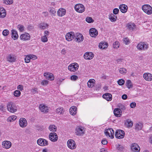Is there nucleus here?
<instances>
[{"instance_id":"61","label":"nucleus","mask_w":152,"mask_h":152,"mask_svg":"<svg viewBox=\"0 0 152 152\" xmlns=\"http://www.w3.org/2000/svg\"><path fill=\"white\" fill-rule=\"evenodd\" d=\"M50 12L53 15H54L56 13V11L54 9H51L50 10Z\"/></svg>"},{"instance_id":"63","label":"nucleus","mask_w":152,"mask_h":152,"mask_svg":"<svg viewBox=\"0 0 152 152\" xmlns=\"http://www.w3.org/2000/svg\"><path fill=\"white\" fill-rule=\"evenodd\" d=\"M37 88H35L32 89L31 91L34 94H35L37 91Z\"/></svg>"},{"instance_id":"30","label":"nucleus","mask_w":152,"mask_h":152,"mask_svg":"<svg viewBox=\"0 0 152 152\" xmlns=\"http://www.w3.org/2000/svg\"><path fill=\"white\" fill-rule=\"evenodd\" d=\"M127 28L131 31H133L135 28V26L134 23H127L126 25Z\"/></svg>"},{"instance_id":"52","label":"nucleus","mask_w":152,"mask_h":152,"mask_svg":"<svg viewBox=\"0 0 152 152\" xmlns=\"http://www.w3.org/2000/svg\"><path fill=\"white\" fill-rule=\"evenodd\" d=\"M123 41L124 43L126 45H128L129 44V39L127 38H125L123 39Z\"/></svg>"},{"instance_id":"54","label":"nucleus","mask_w":152,"mask_h":152,"mask_svg":"<svg viewBox=\"0 0 152 152\" xmlns=\"http://www.w3.org/2000/svg\"><path fill=\"white\" fill-rule=\"evenodd\" d=\"M41 40L43 42H46L48 41V38L46 36H44L42 37Z\"/></svg>"},{"instance_id":"9","label":"nucleus","mask_w":152,"mask_h":152,"mask_svg":"<svg viewBox=\"0 0 152 152\" xmlns=\"http://www.w3.org/2000/svg\"><path fill=\"white\" fill-rule=\"evenodd\" d=\"M78 66L77 64L74 63L70 64L68 67V69L70 71L74 72L78 69Z\"/></svg>"},{"instance_id":"36","label":"nucleus","mask_w":152,"mask_h":152,"mask_svg":"<svg viewBox=\"0 0 152 152\" xmlns=\"http://www.w3.org/2000/svg\"><path fill=\"white\" fill-rule=\"evenodd\" d=\"M49 129L50 131L56 132V131L57 127L54 125H51L49 127Z\"/></svg>"},{"instance_id":"20","label":"nucleus","mask_w":152,"mask_h":152,"mask_svg":"<svg viewBox=\"0 0 152 152\" xmlns=\"http://www.w3.org/2000/svg\"><path fill=\"white\" fill-rule=\"evenodd\" d=\"M113 113L114 115L117 117H121L122 114V111L119 108H115L114 111Z\"/></svg>"},{"instance_id":"11","label":"nucleus","mask_w":152,"mask_h":152,"mask_svg":"<svg viewBox=\"0 0 152 152\" xmlns=\"http://www.w3.org/2000/svg\"><path fill=\"white\" fill-rule=\"evenodd\" d=\"M66 39L68 41H70L75 37V35L74 32H70L67 33L65 36Z\"/></svg>"},{"instance_id":"60","label":"nucleus","mask_w":152,"mask_h":152,"mask_svg":"<svg viewBox=\"0 0 152 152\" xmlns=\"http://www.w3.org/2000/svg\"><path fill=\"white\" fill-rule=\"evenodd\" d=\"M31 58V59L35 60L37 58V57L35 55H29Z\"/></svg>"},{"instance_id":"37","label":"nucleus","mask_w":152,"mask_h":152,"mask_svg":"<svg viewBox=\"0 0 152 152\" xmlns=\"http://www.w3.org/2000/svg\"><path fill=\"white\" fill-rule=\"evenodd\" d=\"M117 18L116 16H115L114 14H111L110 15L109 19L112 22L115 21Z\"/></svg>"},{"instance_id":"21","label":"nucleus","mask_w":152,"mask_h":152,"mask_svg":"<svg viewBox=\"0 0 152 152\" xmlns=\"http://www.w3.org/2000/svg\"><path fill=\"white\" fill-rule=\"evenodd\" d=\"M144 78L146 80L151 81L152 80V75L149 73H145L143 75Z\"/></svg>"},{"instance_id":"27","label":"nucleus","mask_w":152,"mask_h":152,"mask_svg":"<svg viewBox=\"0 0 152 152\" xmlns=\"http://www.w3.org/2000/svg\"><path fill=\"white\" fill-rule=\"evenodd\" d=\"M119 8L122 12L124 13L126 12L128 7L127 5L125 4H122L119 6Z\"/></svg>"},{"instance_id":"3","label":"nucleus","mask_w":152,"mask_h":152,"mask_svg":"<svg viewBox=\"0 0 152 152\" xmlns=\"http://www.w3.org/2000/svg\"><path fill=\"white\" fill-rule=\"evenodd\" d=\"M75 9L76 11L79 13H82L85 10L84 6L81 4H78L75 5Z\"/></svg>"},{"instance_id":"7","label":"nucleus","mask_w":152,"mask_h":152,"mask_svg":"<svg viewBox=\"0 0 152 152\" xmlns=\"http://www.w3.org/2000/svg\"><path fill=\"white\" fill-rule=\"evenodd\" d=\"M104 133L107 136H108L112 139L114 138V131L112 128L107 129L105 130Z\"/></svg>"},{"instance_id":"5","label":"nucleus","mask_w":152,"mask_h":152,"mask_svg":"<svg viewBox=\"0 0 152 152\" xmlns=\"http://www.w3.org/2000/svg\"><path fill=\"white\" fill-rule=\"evenodd\" d=\"M67 145L69 148L72 150L75 149L76 147L75 141L72 139H70L68 141Z\"/></svg>"},{"instance_id":"18","label":"nucleus","mask_w":152,"mask_h":152,"mask_svg":"<svg viewBox=\"0 0 152 152\" xmlns=\"http://www.w3.org/2000/svg\"><path fill=\"white\" fill-rule=\"evenodd\" d=\"M44 75L46 78L50 80H52L54 79V77L53 74L51 73L45 72L44 73Z\"/></svg>"},{"instance_id":"34","label":"nucleus","mask_w":152,"mask_h":152,"mask_svg":"<svg viewBox=\"0 0 152 152\" xmlns=\"http://www.w3.org/2000/svg\"><path fill=\"white\" fill-rule=\"evenodd\" d=\"M99 46L100 48L104 49L107 48L108 45L106 43L101 42L99 43Z\"/></svg>"},{"instance_id":"4","label":"nucleus","mask_w":152,"mask_h":152,"mask_svg":"<svg viewBox=\"0 0 152 152\" xmlns=\"http://www.w3.org/2000/svg\"><path fill=\"white\" fill-rule=\"evenodd\" d=\"M137 48L139 50H146L148 48V45L146 43L141 42L138 44Z\"/></svg>"},{"instance_id":"45","label":"nucleus","mask_w":152,"mask_h":152,"mask_svg":"<svg viewBox=\"0 0 152 152\" xmlns=\"http://www.w3.org/2000/svg\"><path fill=\"white\" fill-rule=\"evenodd\" d=\"M13 2V0H3V2L6 4H12Z\"/></svg>"},{"instance_id":"10","label":"nucleus","mask_w":152,"mask_h":152,"mask_svg":"<svg viewBox=\"0 0 152 152\" xmlns=\"http://www.w3.org/2000/svg\"><path fill=\"white\" fill-rule=\"evenodd\" d=\"M49 137L50 140L52 142H56L58 139L57 134L54 132L50 133L49 135Z\"/></svg>"},{"instance_id":"25","label":"nucleus","mask_w":152,"mask_h":152,"mask_svg":"<svg viewBox=\"0 0 152 152\" xmlns=\"http://www.w3.org/2000/svg\"><path fill=\"white\" fill-rule=\"evenodd\" d=\"M66 13L65 9L64 8H60L57 11V15L60 16H62L65 15Z\"/></svg>"},{"instance_id":"42","label":"nucleus","mask_w":152,"mask_h":152,"mask_svg":"<svg viewBox=\"0 0 152 152\" xmlns=\"http://www.w3.org/2000/svg\"><path fill=\"white\" fill-rule=\"evenodd\" d=\"M113 47L115 49H117L119 47V43L118 42L116 41L114 42L113 44Z\"/></svg>"},{"instance_id":"33","label":"nucleus","mask_w":152,"mask_h":152,"mask_svg":"<svg viewBox=\"0 0 152 152\" xmlns=\"http://www.w3.org/2000/svg\"><path fill=\"white\" fill-rule=\"evenodd\" d=\"M125 85L127 88L129 89L133 87V84L131 81L130 80H127L126 83Z\"/></svg>"},{"instance_id":"48","label":"nucleus","mask_w":152,"mask_h":152,"mask_svg":"<svg viewBox=\"0 0 152 152\" xmlns=\"http://www.w3.org/2000/svg\"><path fill=\"white\" fill-rule=\"evenodd\" d=\"M125 81L124 80L122 79H120L118 81V84L120 86H122L123 85Z\"/></svg>"},{"instance_id":"31","label":"nucleus","mask_w":152,"mask_h":152,"mask_svg":"<svg viewBox=\"0 0 152 152\" xmlns=\"http://www.w3.org/2000/svg\"><path fill=\"white\" fill-rule=\"evenodd\" d=\"M125 124L127 127H132L133 125V123L130 119H127L125 122Z\"/></svg>"},{"instance_id":"16","label":"nucleus","mask_w":152,"mask_h":152,"mask_svg":"<svg viewBox=\"0 0 152 152\" xmlns=\"http://www.w3.org/2000/svg\"><path fill=\"white\" fill-rule=\"evenodd\" d=\"M75 40L76 42H79L82 41L83 40V37L80 33L77 34L75 35Z\"/></svg>"},{"instance_id":"62","label":"nucleus","mask_w":152,"mask_h":152,"mask_svg":"<svg viewBox=\"0 0 152 152\" xmlns=\"http://www.w3.org/2000/svg\"><path fill=\"white\" fill-rule=\"evenodd\" d=\"M127 98V96L126 94H124L122 96V98L124 100L126 99Z\"/></svg>"},{"instance_id":"40","label":"nucleus","mask_w":152,"mask_h":152,"mask_svg":"<svg viewBox=\"0 0 152 152\" xmlns=\"http://www.w3.org/2000/svg\"><path fill=\"white\" fill-rule=\"evenodd\" d=\"M17 28L20 32H23L24 31V27L22 25L19 24L17 26Z\"/></svg>"},{"instance_id":"58","label":"nucleus","mask_w":152,"mask_h":152,"mask_svg":"<svg viewBox=\"0 0 152 152\" xmlns=\"http://www.w3.org/2000/svg\"><path fill=\"white\" fill-rule=\"evenodd\" d=\"M17 88L22 91L23 89V86L22 85H19L18 86Z\"/></svg>"},{"instance_id":"8","label":"nucleus","mask_w":152,"mask_h":152,"mask_svg":"<svg viewBox=\"0 0 152 152\" xmlns=\"http://www.w3.org/2000/svg\"><path fill=\"white\" fill-rule=\"evenodd\" d=\"M37 142L38 145L42 146H47L48 144V141L43 138L38 139L37 141Z\"/></svg>"},{"instance_id":"32","label":"nucleus","mask_w":152,"mask_h":152,"mask_svg":"<svg viewBox=\"0 0 152 152\" xmlns=\"http://www.w3.org/2000/svg\"><path fill=\"white\" fill-rule=\"evenodd\" d=\"M94 79L90 80L87 83L88 86L89 88H92L94 86Z\"/></svg>"},{"instance_id":"57","label":"nucleus","mask_w":152,"mask_h":152,"mask_svg":"<svg viewBox=\"0 0 152 152\" xmlns=\"http://www.w3.org/2000/svg\"><path fill=\"white\" fill-rule=\"evenodd\" d=\"M101 143L102 144L105 145L108 142L106 139H103L102 140Z\"/></svg>"},{"instance_id":"55","label":"nucleus","mask_w":152,"mask_h":152,"mask_svg":"<svg viewBox=\"0 0 152 152\" xmlns=\"http://www.w3.org/2000/svg\"><path fill=\"white\" fill-rule=\"evenodd\" d=\"M118 149L121 151H122L124 149L123 147L121 145H118L117 147Z\"/></svg>"},{"instance_id":"13","label":"nucleus","mask_w":152,"mask_h":152,"mask_svg":"<svg viewBox=\"0 0 152 152\" xmlns=\"http://www.w3.org/2000/svg\"><path fill=\"white\" fill-rule=\"evenodd\" d=\"M94 55L91 52H86L84 55V57L85 59L90 60L93 58Z\"/></svg>"},{"instance_id":"49","label":"nucleus","mask_w":152,"mask_h":152,"mask_svg":"<svg viewBox=\"0 0 152 152\" xmlns=\"http://www.w3.org/2000/svg\"><path fill=\"white\" fill-rule=\"evenodd\" d=\"M31 58L30 55H28L26 56L25 58V62L26 63H29L30 61Z\"/></svg>"},{"instance_id":"35","label":"nucleus","mask_w":152,"mask_h":152,"mask_svg":"<svg viewBox=\"0 0 152 152\" xmlns=\"http://www.w3.org/2000/svg\"><path fill=\"white\" fill-rule=\"evenodd\" d=\"M142 124L141 123L139 122L136 124L135 129L138 130H140L142 129Z\"/></svg>"},{"instance_id":"28","label":"nucleus","mask_w":152,"mask_h":152,"mask_svg":"<svg viewBox=\"0 0 152 152\" xmlns=\"http://www.w3.org/2000/svg\"><path fill=\"white\" fill-rule=\"evenodd\" d=\"M77 108L76 106H73L69 109V111L70 114L72 115H74L77 113Z\"/></svg>"},{"instance_id":"23","label":"nucleus","mask_w":152,"mask_h":152,"mask_svg":"<svg viewBox=\"0 0 152 152\" xmlns=\"http://www.w3.org/2000/svg\"><path fill=\"white\" fill-rule=\"evenodd\" d=\"M102 97L108 101H111L112 98V95L109 93H107L103 94L102 95Z\"/></svg>"},{"instance_id":"44","label":"nucleus","mask_w":152,"mask_h":152,"mask_svg":"<svg viewBox=\"0 0 152 152\" xmlns=\"http://www.w3.org/2000/svg\"><path fill=\"white\" fill-rule=\"evenodd\" d=\"M86 20L87 22L89 23H93L94 21V20H93L92 18L90 17L86 18Z\"/></svg>"},{"instance_id":"46","label":"nucleus","mask_w":152,"mask_h":152,"mask_svg":"<svg viewBox=\"0 0 152 152\" xmlns=\"http://www.w3.org/2000/svg\"><path fill=\"white\" fill-rule=\"evenodd\" d=\"M63 110L62 108H58L56 109V113L58 114H61L63 113Z\"/></svg>"},{"instance_id":"29","label":"nucleus","mask_w":152,"mask_h":152,"mask_svg":"<svg viewBox=\"0 0 152 152\" xmlns=\"http://www.w3.org/2000/svg\"><path fill=\"white\" fill-rule=\"evenodd\" d=\"M6 15V12L5 10L3 7L0 8V17L4 18Z\"/></svg>"},{"instance_id":"38","label":"nucleus","mask_w":152,"mask_h":152,"mask_svg":"<svg viewBox=\"0 0 152 152\" xmlns=\"http://www.w3.org/2000/svg\"><path fill=\"white\" fill-rule=\"evenodd\" d=\"M17 118V117L15 115H12L9 117L7 119V120L9 122H12L15 120Z\"/></svg>"},{"instance_id":"47","label":"nucleus","mask_w":152,"mask_h":152,"mask_svg":"<svg viewBox=\"0 0 152 152\" xmlns=\"http://www.w3.org/2000/svg\"><path fill=\"white\" fill-rule=\"evenodd\" d=\"M119 72L121 74H124L126 72V70L125 68H120L119 69Z\"/></svg>"},{"instance_id":"59","label":"nucleus","mask_w":152,"mask_h":152,"mask_svg":"<svg viewBox=\"0 0 152 152\" xmlns=\"http://www.w3.org/2000/svg\"><path fill=\"white\" fill-rule=\"evenodd\" d=\"M136 106V103L135 102H132L130 104V106L132 108H134Z\"/></svg>"},{"instance_id":"51","label":"nucleus","mask_w":152,"mask_h":152,"mask_svg":"<svg viewBox=\"0 0 152 152\" xmlns=\"http://www.w3.org/2000/svg\"><path fill=\"white\" fill-rule=\"evenodd\" d=\"M70 79L72 80L75 81L78 79V77L76 75H73L71 76Z\"/></svg>"},{"instance_id":"56","label":"nucleus","mask_w":152,"mask_h":152,"mask_svg":"<svg viewBox=\"0 0 152 152\" xmlns=\"http://www.w3.org/2000/svg\"><path fill=\"white\" fill-rule=\"evenodd\" d=\"M119 11V9L118 8H115L113 11V14L116 15L117 14Z\"/></svg>"},{"instance_id":"64","label":"nucleus","mask_w":152,"mask_h":152,"mask_svg":"<svg viewBox=\"0 0 152 152\" xmlns=\"http://www.w3.org/2000/svg\"><path fill=\"white\" fill-rule=\"evenodd\" d=\"M33 29V27L31 25H29V26H28L27 28V29L29 31L32 30Z\"/></svg>"},{"instance_id":"53","label":"nucleus","mask_w":152,"mask_h":152,"mask_svg":"<svg viewBox=\"0 0 152 152\" xmlns=\"http://www.w3.org/2000/svg\"><path fill=\"white\" fill-rule=\"evenodd\" d=\"M48 83V81L46 80H44L41 82V84L43 86H46Z\"/></svg>"},{"instance_id":"43","label":"nucleus","mask_w":152,"mask_h":152,"mask_svg":"<svg viewBox=\"0 0 152 152\" xmlns=\"http://www.w3.org/2000/svg\"><path fill=\"white\" fill-rule=\"evenodd\" d=\"M21 92L19 90H15L14 92V95L15 97H18L20 96Z\"/></svg>"},{"instance_id":"50","label":"nucleus","mask_w":152,"mask_h":152,"mask_svg":"<svg viewBox=\"0 0 152 152\" xmlns=\"http://www.w3.org/2000/svg\"><path fill=\"white\" fill-rule=\"evenodd\" d=\"M9 31L8 30L5 29L3 31L2 34L4 36H6L9 34Z\"/></svg>"},{"instance_id":"26","label":"nucleus","mask_w":152,"mask_h":152,"mask_svg":"<svg viewBox=\"0 0 152 152\" xmlns=\"http://www.w3.org/2000/svg\"><path fill=\"white\" fill-rule=\"evenodd\" d=\"M12 37L14 40H16L18 39V35L17 31L15 30L12 29L11 30Z\"/></svg>"},{"instance_id":"19","label":"nucleus","mask_w":152,"mask_h":152,"mask_svg":"<svg viewBox=\"0 0 152 152\" xmlns=\"http://www.w3.org/2000/svg\"><path fill=\"white\" fill-rule=\"evenodd\" d=\"M131 148L132 151L134 152H139L140 150V147L137 144H132Z\"/></svg>"},{"instance_id":"17","label":"nucleus","mask_w":152,"mask_h":152,"mask_svg":"<svg viewBox=\"0 0 152 152\" xmlns=\"http://www.w3.org/2000/svg\"><path fill=\"white\" fill-rule=\"evenodd\" d=\"M90 35L92 37H96L98 34L97 31L94 28H91L89 31Z\"/></svg>"},{"instance_id":"15","label":"nucleus","mask_w":152,"mask_h":152,"mask_svg":"<svg viewBox=\"0 0 152 152\" xmlns=\"http://www.w3.org/2000/svg\"><path fill=\"white\" fill-rule=\"evenodd\" d=\"M11 145L10 141L7 140L3 141L2 143V147L6 149H8L10 148Z\"/></svg>"},{"instance_id":"12","label":"nucleus","mask_w":152,"mask_h":152,"mask_svg":"<svg viewBox=\"0 0 152 152\" xmlns=\"http://www.w3.org/2000/svg\"><path fill=\"white\" fill-rule=\"evenodd\" d=\"M19 124L21 127L24 128L27 125V122L25 118H21L19 121Z\"/></svg>"},{"instance_id":"1","label":"nucleus","mask_w":152,"mask_h":152,"mask_svg":"<svg viewBox=\"0 0 152 152\" xmlns=\"http://www.w3.org/2000/svg\"><path fill=\"white\" fill-rule=\"evenodd\" d=\"M7 107L8 111L11 113L15 112L17 110L16 105L13 102L9 103L7 105Z\"/></svg>"},{"instance_id":"24","label":"nucleus","mask_w":152,"mask_h":152,"mask_svg":"<svg viewBox=\"0 0 152 152\" xmlns=\"http://www.w3.org/2000/svg\"><path fill=\"white\" fill-rule=\"evenodd\" d=\"M20 38L23 40H28L30 39V35L27 33H25L21 34L20 36Z\"/></svg>"},{"instance_id":"14","label":"nucleus","mask_w":152,"mask_h":152,"mask_svg":"<svg viewBox=\"0 0 152 152\" xmlns=\"http://www.w3.org/2000/svg\"><path fill=\"white\" fill-rule=\"evenodd\" d=\"M39 108L41 111L44 113H46L48 112V107L45 105L40 104Z\"/></svg>"},{"instance_id":"22","label":"nucleus","mask_w":152,"mask_h":152,"mask_svg":"<svg viewBox=\"0 0 152 152\" xmlns=\"http://www.w3.org/2000/svg\"><path fill=\"white\" fill-rule=\"evenodd\" d=\"M76 133L77 135H79L83 134L84 133L83 130V128L82 127H77L76 129Z\"/></svg>"},{"instance_id":"6","label":"nucleus","mask_w":152,"mask_h":152,"mask_svg":"<svg viewBox=\"0 0 152 152\" xmlns=\"http://www.w3.org/2000/svg\"><path fill=\"white\" fill-rule=\"evenodd\" d=\"M115 136L116 138L120 139L124 137L125 135L124 132L121 130H117L115 132Z\"/></svg>"},{"instance_id":"2","label":"nucleus","mask_w":152,"mask_h":152,"mask_svg":"<svg viewBox=\"0 0 152 152\" xmlns=\"http://www.w3.org/2000/svg\"><path fill=\"white\" fill-rule=\"evenodd\" d=\"M142 9L143 11L148 15H151L152 13V8L149 4H145L142 6Z\"/></svg>"},{"instance_id":"41","label":"nucleus","mask_w":152,"mask_h":152,"mask_svg":"<svg viewBox=\"0 0 152 152\" xmlns=\"http://www.w3.org/2000/svg\"><path fill=\"white\" fill-rule=\"evenodd\" d=\"M48 25L47 23H42L40 24V28L42 29H44L48 27Z\"/></svg>"},{"instance_id":"39","label":"nucleus","mask_w":152,"mask_h":152,"mask_svg":"<svg viewBox=\"0 0 152 152\" xmlns=\"http://www.w3.org/2000/svg\"><path fill=\"white\" fill-rule=\"evenodd\" d=\"M7 59L8 61L10 62L15 61L16 59L15 57L12 56L11 55L8 56Z\"/></svg>"}]
</instances>
